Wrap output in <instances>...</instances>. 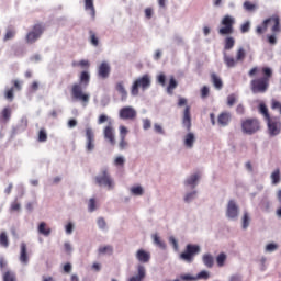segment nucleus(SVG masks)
Segmentation results:
<instances>
[{
  "label": "nucleus",
  "mask_w": 281,
  "mask_h": 281,
  "mask_svg": "<svg viewBox=\"0 0 281 281\" xmlns=\"http://www.w3.org/2000/svg\"><path fill=\"white\" fill-rule=\"evenodd\" d=\"M182 126L188 133L182 137V144L187 150H192L196 144V134L192 131V115L190 114V105H186L182 113Z\"/></svg>",
  "instance_id": "nucleus-1"
},
{
  "label": "nucleus",
  "mask_w": 281,
  "mask_h": 281,
  "mask_svg": "<svg viewBox=\"0 0 281 281\" xmlns=\"http://www.w3.org/2000/svg\"><path fill=\"white\" fill-rule=\"evenodd\" d=\"M150 85H153V78L148 74L136 78L133 81L131 89H130L131 95L133 98H137V95H139V89L142 91H148V88L150 87Z\"/></svg>",
  "instance_id": "nucleus-2"
},
{
  "label": "nucleus",
  "mask_w": 281,
  "mask_h": 281,
  "mask_svg": "<svg viewBox=\"0 0 281 281\" xmlns=\"http://www.w3.org/2000/svg\"><path fill=\"white\" fill-rule=\"evenodd\" d=\"M94 181L100 188H105L109 191L115 190V180L109 173L108 168L101 169V172L95 176Z\"/></svg>",
  "instance_id": "nucleus-3"
},
{
  "label": "nucleus",
  "mask_w": 281,
  "mask_h": 281,
  "mask_svg": "<svg viewBox=\"0 0 281 281\" xmlns=\"http://www.w3.org/2000/svg\"><path fill=\"white\" fill-rule=\"evenodd\" d=\"M220 25V36H229V34H234V25H236V18L226 14L222 18Z\"/></svg>",
  "instance_id": "nucleus-4"
},
{
  "label": "nucleus",
  "mask_w": 281,
  "mask_h": 281,
  "mask_svg": "<svg viewBox=\"0 0 281 281\" xmlns=\"http://www.w3.org/2000/svg\"><path fill=\"white\" fill-rule=\"evenodd\" d=\"M71 95L72 100H76V102H81L82 106H87V104H89V101L91 100V94L85 93L82 91V86H80L79 83L72 85Z\"/></svg>",
  "instance_id": "nucleus-5"
},
{
  "label": "nucleus",
  "mask_w": 281,
  "mask_h": 281,
  "mask_svg": "<svg viewBox=\"0 0 281 281\" xmlns=\"http://www.w3.org/2000/svg\"><path fill=\"white\" fill-rule=\"evenodd\" d=\"M199 254H201V246L189 244L186 246V251L180 254V260L191 265V262H194V256H199Z\"/></svg>",
  "instance_id": "nucleus-6"
},
{
  "label": "nucleus",
  "mask_w": 281,
  "mask_h": 281,
  "mask_svg": "<svg viewBox=\"0 0 281 281\" xmlns=\"http://www.w3.org/2000/svg\"><path fill=\"white\" fill-rule=\"evenodd\" d=\"M241 131L246 135H254L260 131V121L257 119H247L241 122Z\"/></svg>",
  "instance_id": "nucleus-7"
},
{
  "label": "nucleus",
  "mask_w": 281,
  "mask_h": 281,
  "mask_svg": "<svg viewBox=\"0 0 281 281\" xmlns=\"http://www.w3.org/2000/svg\"><path fill=\"white\" fill-rule=\"evenodd\" d=\"M250 88L252 93H266L269 89V81L267 78H258L250 81Z\"/></svg>",
  "instance_id": "nucleus-8"
},
{
  "label": "nucleus",
  "mask_w": 281,
  "mask_h": 281,
  "mask_svg": "<svg viewBox=\"0 0 281 281\" xmlns=\"http://www.w3.org/2000/svg\"><path fill=\"white\" fill-rule=\"evenodd\" d=\"M266 124L268 126V134L270 137H276L281 133V122L280 119L272 116L266 120Z\"/></svg>",
  "instance_id": "nucleus-9"
},
{
  "label": "nucleus",
  "mask_w": 281,
  "mask_h": 281,
  "mask_svg": "<svg viewBox=\"0 0 281 281\" xmlns=\"http://www.w3.org/2000/svg\"><path fill=\"white\" fill-rule=\"evenodd\" d=\"M240 214V209L234 200H229L226 206V218L228 221H238V215Z\"/></svg>",
  "instance_id": "nucleus-10"
},
{
  "label": "nucleus",
  "mask_w": 281,
  "mask_h": 281,
  "mask_svg": "<svg viewBox=\"0 0 281 281\" xmlns=\"http://www.w3.org/2000/svg\"><path fill=\"white\" fill-rule=\"evenodd\" d=\"M86 150L87 153L95 150V133L90 126L86 127Z\"/></svg>",
  "instance_id": "nucleus-11"
},
{
  "label": "nucleus",
  "mask_w": 281,
  "mask_h": 281,
  "mask_svg": "<svg viewBox=\"0 0 281 281\" xmlns=\"http://www.w3.org/2000/svg\"><path fill=\"white\" fill-rule=\"evenodd\" d=\"M119 117L120 120H135L137 117V110L131 105L123 106L119 111Z\"/></svg>",
  "instance_id": "nucleus-12"
},
{
  "label": "nucleus",
  "mask_w": 281,
  "mask_h": 281,
  "mask_svg": "<svg viewBox=\"0 0 281 281\" xmlns=\"http://www.w3.org/2000/svg\"><path fill=\"white\" fill-rule=\"evenodd\" d=\"M43 34V26L41 24H36L33 30L26 35L27 43H36L41 38Z\"/></svg>",
  "instance_id": "nucleus-13"
},
{
  "label": "nucleus",
  "mask_w": 281,
  "mask_h": 281,
  "mask_svg": "<svg viewBox=\"0 0 281 281\" xmlns=\"http://www.w3.org/2000/svg\"><path fill=\"white\" fill-rule=\"evenodd\" d=\"M97 71L99 78H101L102 80H106V78L111 76V64H109V61H102L98 66Z\"/></svg>",
  "instance_id": "nucleus-14"
},
{
  "label": "nucleus",
  "mask_w": 281,
  "mask_h": 281,
  "mask_svg": "<svg viewBox=\"0 0 281 281\" xmlns=\"http://www.w3.org/2000/svg\"><path fill=\"white\" fill-rule=\"evenodd\" d=\"M103 137L111 146H115V128H113V125H108L103 128Z\"/></svg>",
  "instance_id": "nucleus-15"
},
{
  "label": "nucleus",
  "mask_w": 281,
  "mask_h": 281,
  "mask_svg": "<svg viewBox=\"0 0 281 281\" xmlns=\"http://www.w3.org/2000/svg\"><path fill=\"white\" fill-rule=\"evenodd\" d=\"M201 179V176L199 173H193L191 176H189L186 180H184V188L194 190V188H196V186H199V181Z\"/></svg>",
  "instance_id": "nucleus-16"
},
{
  "label": "nucleus",
  "mask_w": 281,
  "mask_h": 281,
  "mask_svg": "<svg viewBox=\"0 0 281 281\" xmlns=\"http://www.w3.org/2000/svg\"><path fill=\"white\" fill-rule=\"evenodd\" d=\"M269 23H273V26H272L273 34H280V18L272 16V18L266 19L263 21L265 30H267V25H269Z\"/></svg>",
  "instance_id": "nucleus-17"
},
{
  "label": "nucleus",
  "mask_w": 281,
  "mask_h": 281,
  "mask_svg": "<svg viewBox=\"0 0 281 281\" xmlns=\"http://www.w3.org/2000/svg\"><path fill=\"white\" fill-rule=\"evenodd\" d=\"M150 252L144 250V249H138L135 254L136 260H138L142 265H146L150 262Z\"/></svg>",
  "instance_id": "nucleus-18"
},
{
  "label": "nucleus",
  "mask_w": 281,
  "mask_h": 281,
  "mask_svg": "<svg viewBox=\"0 0 281 281\" xmlns=\"http://www.w3.org/2000/svg\"><path fill=\"white\" fill-rule=\"evenodd\" d=\"M144 278H146V267L140 263L137 266V273L132 276L128 281H144Z\"/></svg>",
  "instance_id": "nucleus-19"
},
{
  "label": "nucleus",
  "mask_w": 281,
  "mask_h": 281,
  "mask_svg": "<svg viewBox=\"0 0 281 281\" xmlns=\"http://www.w3.org/2000/svg\"><path fill=\"white\" fill-rule=\"evenodd\" d=\"M115 89L117 93L121 95V102H126V100L128 99V91H126L124 81L117 82Z\"/></svg>",
  "instance_id": "nucleus-20"
},
{
  "label": "nucleus",
  "mask_w": 281,
  "mask_h": 281,
  "mask_svg": "<svg viewBox=\"0 0 281 281\" xmlns=\"http://www.w3.org/2000/svg\"><path fill=\"white\" fill-rule=\"evenodd\" d=\"M20 262L22 265H27L30 262V257L27 256V245L25 243H21L20 246Z\"/></svg>",
  "instance_id": "nucleus-21"
},
{
  "label": "nucleus",
  "mask_w": 281,
  "mask_h": 281,
  "mask_svg": "<svg viewBox=\"0 0 281 281\" xmlns=\"http://www.w3.org/2000/svg\"><path fill=\"white\" fill-rule=\"evenodd\" d=\"M229 122H232V113L229 112H223L217 117V124L220 126H228Z\"/></svg>",
  "instance_id": "nucleus-22"
},
{
  "label": "nucleus",
  "mask_w": 281,
  "mask_h": 281,
  "mask_svg": "<svg viewBox=\"0 0 281 281\" xmlns=\"http://www.w3.org/2000/svg\"><path fill=\"white\" fill-rule=\"evenodd\" d=\"M223 61L226 65L228 69H234L236 65H238V60L229 55L227 53H223Z\"/></svg>",
  "instance_id": "nucleus-23"
},
{
  "label": "nucleus",
  "mask_w": 281,
  "mask_h": 281,
  "mask_svg": "<svg viewBox=\"0 0 281 281\" xmlns=\"http://www.w3.org/2000/svg\"><path fill=\"white\" fill-rule=\"evenodd\" d=\"M249 225H251V213L245 210L241 215V228L249 229Z\"/></svg>",
  "instance_id": "nucleus-24"
},
{
  "label": "nucleus",
  "mask_w": 281,
  "mask_h": 281,
  "mask_svg": "<svg viewBox=\"0 0 281 281\" xmlns=\"http://www.w3.org/2000/svg\"><path fill=\"white\" fill-rule=\"evenodd\" d=\"M202 262L204 267H207V269H212V267H214V256H212V254H204L202 256Z\"/></svg>",
  "instance_id": "nucleus-25"
},
{
  "label": "nucleus",
  "mask_w": 281,
  "mask_h": 281,
  "mask_svg": "<svg viewBox=\"0 0 281 281\" xmlns=\"http://www.w3.org/2000/svg\"><path fill=\"white\" fill-rule=\"evenodd\" d=\"M196 196H199V191L196 190L188 191L183 195V201L186 203H192V201H195Z\"/></svg>",
  "instance_id": "nucleus-26"
},
{
  "label": "nucleus",
  "mask_w": 281,
  "mask_h": 281,
  "mask_svg": "<svg viewBox=\"0 0 281 281\" xmlns=\"http://www.w3.org/2000/svg\"><path fill=\"white\" fill-rule=\"evenodd\" d=\"M130 194H132V196H144V187L140 184L131 187Z\"/></svg>",
  "instance_id": "nucleus-27"
},
{
  "label": "nucleus",
  "mask_w": 281,
  "mask_h": 281,
  "mask_svg": "<svg viewBox=\"0 0 281 281\" xmlns=\"http://www.w3.org/2000/svg\"><path fill=\"white\" fill-rule=\"evenodd\" d=\"M100 207V203L98 202V199L90 198L88 200V212L93 213Z\"/></svg>",
  "instance_id": "nucleus-28"
},
{
  "label": "nucleus",
  "mask_w": 281,
  "mask_h": 281,
  "mask_svg": "<svg viewBox=\"0 0 281 281\" xmlns=\"http://www.w3.org/2000/svg\"><path fill=\"white\" fill-rule=\"evenodd\" d=\"M85 10L90 11V16L95 20V7L93 5V0H85Z\"/></svg>",
  "instance_id": "nucleus-29"
},
{
  "label": "nucleus",
  "mask_w": 281,
  "mask_h": 281,
  "mask_svg": "<svg viewBox=\"0 0 281 281\" xmlns=\"http://www.w3.org/2000/svg\"><path fill=\"white\" fill-rule=\"evenodd\" d=\"M37 232L38 234H42V236H49V234H52V228H47V223L41 222Z\"/></svg>",
  "instance_id": "nucleus-30"
},
{
  "label": "nucleus",
  "mask_w": 281,
  "mask_h": 281,
  "mask_svg": "<svg viewBox=\"0 0 281 281\" xmlns=\"http://www.w3.org/2000/svg\"><path fill=\"white\" fill-rule=\"evenodd\" d=\"M177 87H179V82H177V81L175 80V76H171V77L169 78V85H168V87H167V93H168V95H172V93H173V91H175V89H176Z\"/></svg>",
  "instance_id": "nucleus-31"
},
{
  "label": "nucleus",
  "mask_w": 281,
  "mask_h": 281,
  "mask_svg": "<svg viewBox=\"0 0 281 281\" xmlns=\"http://www.w3.org/2000/svg\"><path fill=\"white\" fill-rule=\"evenodd\" d=\"M211 80H212L215 89H217L218 91H221V89H223V80L216 74L211 75Z\"/></svg>",
  "instance_id": "nucleus-32"
},
{
  "label": "nucleus",
  "mask_w": 281,
  "mask_h": 281,
  "mask_svg": "<svg viewBox=\"0 0 281 281\" xmlns=\"http://www.w3.org/2000/svg\"><path fill=\"white\" fill-rule=\"evenodd\" d=\"M151 239H153L154 245H156L160 249H166V243H164V240H161V237H159V234H157V233L153 234Z\"/></svg>",
  "instance_id": "nucleus-33"
},
{
  "label": "nucleus",
  "mask_w": 281,
  "mask_h": 281,
  "mask_svg": "<svg viewBox=\"0 0 281 281\" xmlns=\"http://www.w3.org/2000/svg\"><path fill=\"white\" fill-rule=\"evenodd\" d=\"M272 186H278L281 181L280 169H276L270 175Z\"/></svg>",
  "instance_id": "nucleus-34"
},
{
  "label": "nucleus",
  "mask_w": 281,
  "mask_h": 281,
  "mask_svg": "<svg viewBox=\"0 0 281 281\" xmlns=\"http://www.w3.org/2000/svg\"><path fill=\"white\" fill-rule=\"evenodd\" d=\"M234 45H236V40H234V37L228 36V37L225 38V41H224L225 52H229V49H233Z\"/></svg>",
  "instance_id": "nucleus-35"
},
{
  "label": "nucleus",
  "mask_w": 281,
  "mask_h": 281,
  "mask_svg": "<svg viewBox=\"0 0 281 281\" xmlns=\"http://www.w3.org/2000/svg\"><path fill=\"white\" fill-rule=\"evenodd\" d=\"M0 246L3 247L4 249H8V247H10V239L8 238L7 232H2L0 234Z\"/></svg>",
  "instance_id": "nucleus-36"
},
{
  "label": "nucleus",
  "mask_w": 281,
  "mask_h": 281,
  "mask_svg": "<svg viewBox=\"0 0 281 281\" xmlns=\"http://www.w3.org/2000/svg\"><path fill=\"white\" fill-rule=\"evenodd\" d=\"M259 113L263 116L265 122L271 119V115H269V109H267L265 103L259 104Z\"/></svg>",
  "instance_id": "nucleus-37"
},
{
  "label": "nucleus",
  "mask_w": 281,
  "mask_h": 281,
  "mask_svg": "<svg viewBox=\"0 0 281 281\" xmlns=\"http://www.w3.org/2000/svg\"><path fill=\"white\" fill-rule=\"evenodd\" d=\"M97 225L101 232H109V224H106V220H104V217H98Z\"/></svg>",
  "instance_id": "nucleus-38"
},
{
  "label": "nucleus",
  "mask_w": 281,
  "mask_h": 281,
  "mask_svg": "<svg viewBox=\"0 0 281 281\" xmlns=\"http://www.w3.org/2000/svg\"><path fill=\"white\" fill-rule=\"evenodd\" d=\"M79 80L81 85H85V87H87V85H89L91 80V75H89V71H82L79 77Z\"/></svg>",
  "instance_id": "nucleus-39"
},
{
  "label": "nucleus",
  "mask_w": 281,
  "mask_h": 281,
  "mask_svg": "<svg viewBox=\"0 0 281 281\" xmlns=\"http://www.w3.org/2000/svg\"><path fill=\"white\" fill-rule=\"evenodd\" d=\"M99 254L102 255V256H111V254H113V246H101L99 248Z\"/></svg>",
  "instance_id": "nucleus-40"
},
{
  "label": "nucleus",
  "mask_w": 281,
  "mask_h": 281,
  "mask_svg": "<svg viewBox=\"0 0 281 281\" xmlns=\"http://www.w3.org/2000/svg\"><path fill=\"white\" fill-rule=\"evenodd\" d=\"M1 115L4 122H10V117H12V109L10 106L4 108L1 112Z\"/></svg>",
  "instance_id": "nucleus-41"
},
{
  "label": "nucleus",
  "mask_w": 281,
  "mask_h": 281,
  "mask_svg": "<svg viewBox=\"0 0 281 281\" xmlns=\"http://www.w3.org/2000/svg\"><path fill=\"white\" fill-rule=\"evenodd\" d=\"M199 280H210V271L202 270L195 276V281Z\"/></svg>",
  "instance_id": "nucleus-42"
},
{
  "label": "nucleus",
  "mask_w": 281,
  "mask_h": 281,
  "mask_svg": "<svg viewBox=\"0 0 281 281\" xmlns=\"http://www.w3.org/2000/svg\"><path fill=\"white\" fill-rule=\"evenodd\" d=\"M278 248H279L278 244L270 243V244L266 245L265 252L266 254H273V251H278Z\"/></svg>",
  "instance_id": "nucleus-43"
},
{
  "label": "nucleus",
  "mask_w": 281,
  "mask_h": 281,
  "mask_svg": "<svg viewBox=\"0 0 281 281\" xmlns=\"http://www.w3.org/2000/svg\"><path fill=\"white\" fill-rule=\"evenodd\" d=\"M225 260H227V255L225 254H220L217 257H216V263L218 267H224L225 266Z\"/></svg>",
  "instance_id": "nucleus-44"
},
{
  "label": "nucleus",
  "mask_w": 281,
  "mask_h": 281,
  "mask_svg": "<svg viewBox=\"0 0 281 281\" xmlns=\"http://www.w3.org/2000/svg\"><path fill=\"white\" fill-rule=\"evenodd\" d=\"M3 281H16V276L12 271H7L3 273Z\"/></svg>",
  "instance_id": "nucleus-45"
},
{
  "label": "nucleus",
  "mask_w": 281,
  "mask_h": 281,
  "mask_svg": "<svg viewBox=\"0 0 281 281\" xmlns=\"http://www.w3.org/2000/svg\"><path fill=\"white\" fill-rule=\"evenodd\" d=\"M245 56H247L245 48H243V47L238 48L237 54H236V60L243 61V60H245Z\"/></svg>",
  "instance_id": "nucleus-46"
},
{
  "label": "nucleus",
  "mask_w": 281,
  "mask_h": 281,
  "mask_svg": "<svg viewBox=\"0 0 281 281\" xmlns=\"http://www.w3.org/2000/svg\"><path fill=\"white\" fill-rule=\"evenodd\" d=\"M74 229H75L74 222H68V223L65 225V233H66L68 236H71V234H74Z\"/></svg>",
  "instance_id": "nucleus-47"
},
{
  "label": "nucleus",
  "mask_w": 281,
  "mask_h": 281,
  "mask_svg": "<svg viewBox=\"0 0 281 281\" xmlns=\"http://www.w3.org/2000/svg\"><path fill=\"white\" fill-rule=\"evenodd\" d=\"M262 74L265 75V77H261V78H267V80L269 82V78H271L273 76V70L269 67H263Z\"/></svg>",
  "instance_id": "nucleus-48"
},
{
  "label": "nucleus",
  "mask_w": 281,
  "mask_h": 281,
  "mask_svg": "<svg viewBox=\"0 0 281 281\" xmlns=\"http://www.w3.org/2000/svg\"><path fill=\"white\" fill-rule=\"evenodd\" d=\"M243 5L244 10L247 12H254V10H256V4L251 3L250 1H245Z\"/></svg>",
  "instance_id": "nucleus-49"
},
{
  "label": "nucleus",
  "mask_w": 281,
  "mask_h": 281,
  "mask_svg": "<svg viewBox=\"0 0 281 281\" xmlns=\"http://www.w3.org/2000/svg\"><path fill=\"white\" fill-rule=\"evenodd\" d=\"M90 43L94 47H98V45L100 43V41L98 40V37L95 36V33H93V31H90Z\"/></svg>",
  "instance_id": "nucleus-50"
},
{
  "label": "nucleus",
  "mask_w": 281,
  "mask_h": 281,
  "mask_svg": "<svg viewBox=\"0 0 281 281\" xmlns=\"http://www.w3.org/2000/svg\"><path fill=\"white\" fill-rule=\"evenodd\" d=\"M180 280H183V281H196V276H192L190 273L180 274Z\"/></svg>",
  "instance_id": "nucleus-51"
},
{
  "label": "nucleus",
  "mask_w": 281,
  "mask_h": 281,
  "mask_svg": "<svg viewBox=\"0 0 281 281\" xmlns=\"http://www.w3.org/2000/svg\"><path fill=\"white\" fill-rule=\"evenodd\" d=\"M249 30H251V23L249 21L241 24V26H240L241 34H247V32H249Z\"/></svg>",
  "instance_id": "nucleus-52"
},
{
  "label": "nucleus",
  "mask_w": 281,
  "mask_h": 281,
  "mask_svg": "<svg viewBox=\"0 0 281 281\" xmlns=\"http://www.w3.org/2000/svg\"><path fill=\"white\" fill-rule=\"evenodd\" d=\"M169 243L170 245H172L175 251H179V241L177 240V238H175V236L169 237Z\"/></svg>",
  "instance_id": "nucleus-53"
},
{
  "label": "nucleus",
  "mask_w": 281,
  "mask_h": 281,
  "mask_svg": "<svg viewBox=\"0 0 281 281\" xmlns=\"http://www.w3.org/2000/svg\"><path fill=\"white\" fill-rule=\"evenodd\" d=\"M124 164H126V158H124V156H117L114 159V166H124Z\"/></svg>",
  "instance_id": "nucleus-54"
},
{
  "label": "nucleus",
  "mask_w": 281,
  "mask_h": 281,
  "mask_svg": "<svg viewBox=\"0 0 281 281\" xmlns=\"http://www.w3.org/2000/svg\"><path fill=\"white\" fill-rule=\"evenodd\" d=\"M157 82L158 85H161V87H166V75L164 72H160L157 76Z\"/></svg>",
  "instance_id": "nucleus-55"
},
{
  "label": "nucleus",
  "mask_w": 281,
  "mask_h": 281,
  "mask_svg": "<svg viewBox=\"0 0 281 281\" xmlns=\"http://www.w3.org/2000/svg\"><path fill=\"white\" fill-rule=\"evenodd\" d=\"M16 32L12 29L7 30V33L4 35V41L12 40L13 36H15Z\"/></svg>",
  "instance_id": "nucleus-56"
},
{
  "label": "nucleus",
  "mask_w": 281,
  "mask_h": 281,
  "mask_svg": "<svg viewBox=\"0 0 281 281\" xmlns=\"http://www.w3.org/2000/svg\"><path fill=\"white\" fill-rule=\"evenodd\" d=\"M236 100H237L236 94H229L227 97L228 106H234V104H236Z\"/></svg>",
  "instance_id": "nucleus-57"
},
{
  "label": "nucleus",
  "mask_w": 281,
  "mask_h": 281,
  "mask_svg": "<svg viewBox=\"0 0 281 281\" xmlns=\"http://www.w3.org/2000/svg\"><path fill=\"white\" fill-rule=\"evenodd\" d=\"M38 142H47V132H45V130L40 131Z\"/></svg>",
  "instance_id": "nucleus-58"
},
{
  "label": "nucleus",
  "mask_w": 281,
  "mask_h": 281,
  "mask_svg": "<svg viewBox=\"0 0 281 281\" xmlns=\"http://www.w3.org/2000/svg\"><path fill=\"white\" fill-rule=\"evenodd\" d=\"M120 131V137L126 138V135H128V130L126 128V126L121 125L119 127Z\"/></svg>",
  "instance_id": "nucleus-59"
},
{
  "label": "nucleus",
  "mask_w": 281,
  "mask_h": 281,
  "mask_svg": "<svg viewBox=\"0 0 281 281\" xmlns=\"http://www.w3.org/2000/svg\"><path fill=\"white\" fill-rule=\"evenodd\" d=\"M261 205L266 212L271 210V201L269 200H262Z\"/></svg>",
  "instance_id": "nucleus-60"
},
{
  "label": "nucleus",
  "mask_w": 281,
  "mask_h": 281,
  "mask_svg": "<svg viewBox=\"0 0 281 281\" xmlns=\"http://www.w3.org/2000/svg\"><path fill=\"white\" fill-rule=\"evenodd\" d=\"M79 65V67H89V60H87V59H82V60H80L79 63H72V66L74 67H76V66H78Z\"/></svg>",
  "instance_id": "nucleus-61"
},
{
  "label": "nucleus",
  "mask_w": 281,
  "mask_h": 281,
  "mask_svg": "<svg viewBox=\"0 0 281 281\" xmlns=\"http://www.w3.org/2000/svg\"><path fill=\"white\" fill-rule=\"evenodd\" d=\"M120 143H119V148L120 150H124V148H126V146H128V143L126 142V138L120 137Z\"/></svg>",
  "instance_id": "nucleus-62"
},
{
  "label": "nucleus",
  "mask_w": 281,
  "mask_h": 281,
  "mask_svg": "<svg viewBox=\"0 0 281 281\" xmlns=\"http://www.w3.org/2000/svg\"><path fill=\"white\" fill-rule=\"evenodd\" d=\"M150 126H151L150 120L149 119H144L143 120V128H144V131H148V128H150Z\"/></svg>",
  "instance_id": "nucleus-63"
},
{
  "label": "nucleus",
  "mask_w": 281,
  "mask_h": 281,
  "mask_svg": "<svg viewBox=\"0 0 281 281\" xmlns=\"http://www.w3.org/2000/svg\"><path fill=\"white\" fill-rule=\"evenodd\" d=\"M229 281H243V276L233 274V276L229 277Z\"/></svg>",
  "instance_id": "nucleus-64"
}]
</instances>
